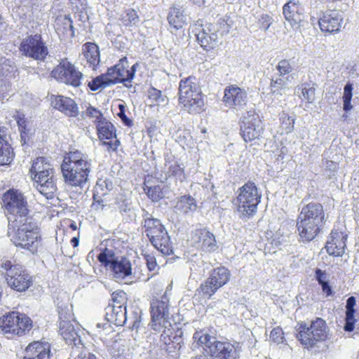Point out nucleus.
<instances>
[{"label":"nucleus","mask_w":359,"mask_h":359,"mask_svg":"<svg viewBox=\"0 0 359 359\" xmlns=\"http://www.w3.org/2000/svg\"><path fill=\"white\" fill-rule=\"evenodd\" d=\"M88 86L91 90L96 91L100 88H104L111 85L109 84L106 74H102L89 81Z\"/></svg>","instance_id":"obj_43"},{"label":"nucleus","mask_w":359,"mask_h":359,"mask_svg":"<svg viewBox=\"0 0 359 359\" xmlns=\"http://www.w3.org/2000/svg\"><path fill=\"white\" fill-rule=\"evenodd\" d=\"M280 127L285 133H291L294 129V118L284 111L280 115Z\"/></svg>","instance_id":"obj_45"},{"label":"nucleus","mask_w":359,"mask_h":359,"mask_svg":"<svg viewBox=\"0 0 359 359\" xmlns=\"http://www.w3.org/2000/svg\"><path fill=\"white\" fill-rule=\"evenodd\" d=\"M96 128L101 145L105 146L109 152L116 151L120 142L116 139V129L114 125L104 118L102 121H97Z\"/></svg>","instance_id":"obj_18"},{"label":"nucleus","mask_w":359,"mask_h":359,"mask_svg":"<svg viewBox=\"0 0 359 359\" xmlns=\"http://www.w3.org/2000/svg\"><path fill=\"white\" fill-rule=\"evenodd\" d=\"M126 313V306L109 304L107 308L106 318L109 322L117 326H121L128 319Z\"/></svg>","instance_id":"obj_31"},{"label":"nucleus","mask_w":359,"mask_h":359,"mask_svg":"<svg viewBox=\"0 0 359 359\" xmlns=\"http://www.w3.org/2000/svg\"><path fill=\"white\" fill-rule=\"evenodd\" d=\"M19 50L24 56L39 62L46 61L49 53L46 43L39 34H30L24 38Z\"/></svg>","instance_id":"obj_12"},{"label":"nucleus","mask_w":359,"mask_h":359,"mask_svg":"<svg viewBox=\"0 0 359 359\" xmlns=\"http://www.w3.org/2000/svg\"><path fill=\"white\" fill-rule=\"evenodd\" d=\"M114 184L111 180L105 179L104 180H99L97 182V191L99 189L102 191V195H106L107 193L113 189Z\"/></svg>","instance_id":"obj_52"},{"label":"nucleus","mask_w":359,"mask_h":359,"mask_svg":"<svg viewBox=\"0 0 359 359\" xmlns=\"http://www.w3.org/2000/svg\"><path fill=\"white\" fill-rule=\"evenodd\" d=\"M293 79L292 76H278L271 79L270 88L273 95H283L289 89V84Z\"/></svg>","instance_id":"obj_35"},{"label":"nucleus","mask_w":359,"mask_h":359,"mask_svg":"<svg viewBox=\"0 0 359 359\" xmlns=\"http://www.w3.org/2000/svg\"><path fill=\"white\" fill-rule=\"evenodd\" d=\"M297 337L300 342L307 346L313 347L318 342L325 341L327 337V327L324 320L317 318L309 326L299 324Z\"/></svg>","instance_id":"obj_10"},{"label":"nucleus","mask_w":359,"mask_h":359,"mask_svg":"<svg viewBox=\"0 0 359 359\" xmlns=\"http://www.w3.org/2000/svg\"><path fill=\"white\" fill-rule=\"evenodd\" d=\"M215 27L210 25L203 27L196 34V39L205 50L214 48L218 43V36Z\"/></svg>","instance_id":"obj_29"},{"label":"nucleus","mask_w":359,"mask_h":359,"mask_svg":"<svg viewBox=\"0 0 359 359\" xmlns=\"http://www.w3.org/2000/svg\"><path fill=\"white\" fill-rule=\"evenodd\" d=\"M193 339L197 341L198 344L205 345L204 350L208 353L210 346L217 341L216 339L203 331H196L193 336Z\"/></svg>","instance_id":"obj_41"},{"label":"nucleus","mask_w":359,"mask_h":359,"mask_svg":"<svg viewBox=\"0 0 359 359\" xmlns=\"http://www.w3.org/2000/svg\"><path fill=\"white\" fill-rule=\"evenodd\" d=\"M144 259L146 260L148 269L150 271H154L157 267L156 258L154 256L147 255L144 256Z\"/></svg>","instance_id":"obj_59"},{"label":"nucleus","mask_w":359,"mask_h":359,"mask_svg":"<svg viewBox=\"0 0 359 359\" xmlns=\"http://www.w3.org/2000/svg\"><path fill=\"white\" fill-rule=\"evenodd\" d=\"M0 272L8 285L18 292L27 290L32 283V277L25 268L11 260H1Z\"/></svg>","instance_id":"obj_5"},{"label":"nucleus","mask_w":359,"mask_h":359,"mask_svg":"<svg viewBox=\"0 0 359 359\" xmlns=\"http://www.w3.org/2000/svg\"><path fill=\"white\" fill-rule=\"evenodd\" d=\"M61 170L67 184L83 188L89 180L92 160L79 151H70L61 164Z\"/></svg>","instance_id":"obj_2"},{"label":"nucleus","mask_w":359,"mask_h":359,"mask_svg":"<svg viewBox=\"0 0 359 359\" xmlns=\"http://www.w3.org/2000/svg\"><path fill=\"white\" fill-rule=\"evenodd\" d=\"M301 89L304 98L309 103H312L315 100V88L311 86L309 83H305L302 84Z\"/></svg>","instance_id":"obj_49"},{"label":"nucleus","mask_w":359,"mask_h":359,"mask_svg":"<svg viewBox=\"0 0 359 359\" xmlns=\"http://www.w3.org/2000/svg\"><path fill=\"white\" fill-rule=\"evenodd\" d=\"M353 84L350 82L347 83L344 88L343 99V109L346 112H348L353 109L351 104V99L353 97Z\"/></svg>","instance_id":"obj_42"},{"label":"nucleus","mask_w":359,"mask_h":359,"mask_svg":"<svg viewBox=\"0 0 359 359\" xmlns=\"http://www.w3.org/2000/svg\"><path fill=\"white\" fill-rule=\"evenodd\" d=\"M60 333L66 343L72 346L71 355L75 359H96L95 355L84 347L78 332L69 320L60 321Z\"/></svg>","instance_id":"obj_11"},{"label":"nucleus","mask_w":359,"mask_h":359,"mask_svg":"<svg viewBox=\"0 0 359 359\" xmlns=\"http://www.w3.org/2000/svg\"><path fill=\"white\" fill-rule=\"evenodd\" d=\"M3 206L8 213V223L32 217L27 198L16 189H9L2 196Z\"/></svg>","instance_id":"obj_7"},{"label":"nucleus","mask_w":359,"mask_h":359,"mask_svg":"<svg viewBox=\"0 0 359 359\" xmlns=\"http://www.w3.org/2000/svg\"><path fill=\"white\" fill-rule=\"evenodd\" d=\"M119 111L117 113V116L121 118L124 125L127 126H131L133 121L126 115V108L122 104H118Z\"/></svg>","instance_id":"obj_56"},{"label":"nucleus","mask_w":359,"mask_h":359,"mask_svg":"<svg viewBox=\"0 0 359 359\" xmlns=\"http://www.w3.org/2000/svg\"><path fill=\"white\" fill-rule=\"evenodd\" d=\"M347 235L342 232L332 231L330 240L327 241V252L334 257H341L345 252Z\"/></svg>","instance_id":"obj_28"},{"label":"nucleus","mask_w":359,"mask_h":359,"mask_svg":"<svg viewBox=\"0 0 359 359\" xmlns=\"http://www.w3.org/2000/svg\"><path fill=\"white\" fill-rule=\"evenodd\" d=\"M198 205L194 197L190 195L182 196L179 198L175 208L183 214H189L197 210Z\"/></svg>","instance_id":"obj_38"},{"label":"nucleus","mask_w":359,"mask_h":359,"mask_svg":"<svg viewBox=\"0 0 359 359\" xmlns=\"http://www.w3.org/2000/svg\"><path fill=\"white\" fill-rule=\"evenodd\" d=\"M325 222L323 205L309 203L303 207L297 219V228L300 239L309 242L320 233Z\"/></svg>","instance_id":"obj_3"},{"label":"nucleus","mask_w":359,"mask_h":359,"mask_svg":"<svg viewBox=\"0 0 359 359\" xmlns=\"http://www.w3.org/2000/svg\"><path fill=\"white\" fill-rule=\"evenodd\" d=\"M141 323V316L139 315L138 316H135L134 320H133V328L138 329Z\"/></svg>","instance_id":"obj_63"},{"label":"nucleus","mask_w":359,"mask_h":359,"mask_svg":"<svg viewBox=\"0 0 359 359\" xmlns=\"http://www.w3.org/2000/svg\"><path fill=\"white\" fill-rule=\"evenodd\" d=\"M53 357L49 343L36 341L26 347L23 359H52Z\"/></svg>","instance_id":"obj_24"},{"label":"nucleus","mask_w":359,"mask_h":359,"mask_svg":"<svg viewBox=\"0 0 359 359\" xmlns=\"http://www.w3.org/2000/svg\"><path fill=\"white\" fill-rule=\"evenodd\" d=\"M184 12V6L178 4H174L169 8L167 20L172 33L182 29L187 24V18Z\"/></svg>","instance_id":"obj_26"},{"label":"nucleus","mask_w":359,"mask_h":359,"mask_svg":"<svg viewBox=\"0 0 359 359\" xmlns=\"http://www.w3.org/2000/svg\"><path fill=\"white\" fill-rule=\"evenodd\" d=\"M192 239L201 243V248L205 252H215L218 248L214 234L206 228L195 229L192 232Z\"/></svg>","instance_id":"obj_27"},{"label":"nucleus","mask_w":359,"mask_h":359,"mask_svg":"<svg viewBox=\"0 0 359 359\" xmlns=\"http://www.w3.org/2000/svg\"><path fill=\"white\" fill-rule=\"evenodd\" d=\"M126 57L119 60V62L110 68H108L106 74L109 84L123 83L128 87L127 82L130 83L133 79L135 69L133 65L129 70Z\"/></svg>","instance_id":"obj_16"},{"label":"nucleus","mask_w":359,"mask_h":359,"mask_svg":"<svg viewBox=\"0 0 359 359\" xmlns=\"http://www.w3.org/2000/svg\"><path fill=\"white\" fill-rule=\"evenodd\" d=\"M84 114L86 116L95 118L96 124L97 123V121H102L105 118L103 116L102 113L98 109L91 106L90 104L87 107L86 111L81 114L83 118Z\"/></svg>","instance_id":"obj_51"},{"label":"nucleus","mask_w":359,"mask_h":359,"mask_svg":"<svg viewBox=\"0 0 359 359\" xmlns=\"http://www.w3.org/2000/svg\"><path fill=\"white\" fill-rule=\"evenodd\" d=\"M115 205L117 206L119 212L124 215L131 211L132 201L126 194H119L115 199Z\"/></svg>","instance_id":"obj_40"},{"label":"nucleus","mask_w":359,"mask_h":359,"mask_svg":"<svg viewBox=\"0 0 359 359\" xmlns=\"http://www.w3.org/2000/svg\"><path fill=\"white\" fill-rule=\"evenodd\" d=\"M343 13L339 10H329L323 13L318 20L323 32L336 33L343 25Z\"/></svg>","instance_id":"obj_20"},{"label":"nucleus","mask_w":359,"mask_h":359,"mask_svg":"<svg viewBox=\"0 0 359 359\" xmlns=\"http://www.w3.org/2000/svg\"><path fill=\"white\" fill-rule=\"evenodd\" d=\"M272 23L273 18L270 15L267 14H262L260 15L259 18V24L261 29H263L264 31L268 30Z\"/></svg>","instance_id":"obj_54"},{"label":"nucleus","mask_w":359,"mask_h":359,"mask_svg":"<svg viewBox=\"0 0 359 359\" xmlns=\"http://www.w3.org/2000/svg\"><path fill=\"white\" fill-rule=\"evenodd\" d=\"M54 170L50 164L46 161V158L39 157L33 161L29 169L31 178L41 174H46V171Z\"/></svg>","instance_id":"obj_39"},{"label":"nucleus","mask_w":359,"mask_h":359,"mask_svg":"<svg viewBox=\"0 0 359 359\" xmlns=\"http://www.w3.org/2000/svg\"><path fill=\"white\" fill-rule=\"evenodd\" d=\"M151 329L160 332L163 328L172 327L170 318V307L166 298L154 299L151 303Z\"/></svg>","instance_id":"obj_13"},{"label":"nucleus","mask_w":359,"mask_h":359,"mask_svg":"<svg viewBox=\"0 0 359 359\" xmlns=\"http://www.w3.org/2000/svg\"><path fill=\"white\" fill-rule=\"evenodd\" d=\"M20 3L25 5V6H31L34 5L38 0H19Z\"/></svg>","instance_id":"obj_64"},{"label":"nucleus","mask_w":359,"mask_h":359,"mask_svg":"<svg viewBox=\"0 0 359 359\" xmlns=\"http://www.w3.org/2000/svg\"><path fill=\"white\" fill-rule=\"evenodd\" d=\"M110 269L117 280H122L131 276V264L126 258L116 259L110 264Z\"/></svg>","instance_id":"obj_32"},{"label":"nucleus","mask_w":359,"mask_h":359,"mask_svg":"<svg viewBox=\"0 0 359 359\" xmlns=\"http://www.w3.org/2000/svg\"><path fill=\"white\" fill-rule=\"evenodd\" d=\"M264 126L254 110L247 111L241 126V134L245 142L259 139L264 133Z\"/></svg>","instance_id":"obj_14"},{"label":"nucleus","mask_w":359,"mask_h":359,"mask_svg":"<svg viewBox=\"0 0 359 359\" xmlns=\"http://www.w3.org/2000/svg\"><path fill=\"white\" fill-rule=\"evenodd\" d=\"M208 354L212 359H236L237 357L234 346L226 341H217L210 346Z\"/></svg>","instance_id":"obj_23"},{"label":"nucleus","mask_w":359,"mask_h":359,"mask_svg":"<svg viewBox=\"0 0 359 359\" xmlns=\"http://www.w3.org/2000/svg\"><path fill=\"white\" fill-rule=\"evenodd\" d=\"M8 140L7 129L0 127V165H9L13 160L14 153Z\"/></svg>","instance_id":"obj_30"},{"label":"nucleus","mask_w":359,"mask_h":359,"mask_svg":"<svg viewBox=\"0 0 359 359\" xmlns=\"http://www.w3.org/2000/svg\"><path fill=\"white\" fill-rule=\"evenodd\" d=\"M126 294L123 291H116L111 294L113 304L126 306Z\"/></svg>","instance_id":"obj_53"},{"label":"nucleus","mask_w":359,"mask_h":359,"mask_svg":"<svg viewBox=\"0 0 359 359\" xmlns=\"http://www.w3.org/2000/svg\"><path fill=\"white\" fill-rule=\"evenodd\" d=\"M320 285L321 286L323 292L326 294L327 297H330L333 294L332 287L329 285L328 282Z\"/></svg>","instance_id":"obj_62"},{"label":"nucleus","mask_w":359,"mask_h":359,"mask_svg":"<svg viewBox=\"0 0 359 359\" xmlns=\"http://www.w3.org/2000/svg\"><path fill=\"white\" fill-rule=\"evenodd\" d=\"M211 27H215L217 36H224L229 34L230 30V25L224 19H219L215 25L210 24Z\"/></svg>","instance_id":"obj_50"},{"label":"nucleus","mask_w":359,"mask_h":359,"mask_svg":"<svg viewBox=\"0 0 359 359\" xmlns=\"http://www.w3.org/2000/svg\"><path fill=\"white\" fill-rule=\"evenodd\" d=\"M178 95L180 103L189 113L198 112L204 105L201 90L195 77L181 80Z\"/></svg>","instance_id":"obj_6"},{"label":"nucleus","mask_w":359,"mask_h":359,"mask_svg":"<svg viewBox=\"0 0 359 359\" xmlns=\"http://www.w3.org/2000/svg\"><path fill=\"white\" fill-rule=\"evenodd\" d=\"M171 327L169 329L167 328H163L162 332L163 333L161 334L160 340L163 342L165 345L170 344L171 341H172L170 339V334L171 333Z\"/></svg>","instance_id":"obj_60"},{"label":"nucleus","mask_w":359,"mask_h":359,"mask_svg":"<svg viewBox=\"0 0 359 359\" xmlns=\"http://www.w3.org/2000/svg\"><path fill=\"white\" fill-rule=\"evenodd\" d=\"M223 102L229 108L241 110L248 102L247 92L236 85L229 86L224 90Z\"/></svg>","instance_id":"obj_19"},{"label":"nucleus","mask_w":359,"mask_h":359,"mask_svg":"<svg viewBox=\"0 0 359 359\" xmlns=\"http://www.w3.org/2000/svg\"><path fill=\"white\" fill-rule=\"evenodd\" d=\"M356 305V299L353 296L349 297L346 302V316L344 329L346 332H352L355 329V306Z\"/></svg>","instance_id":"obj_34"},{"label":"nucleus","mask_w":359,"mask_h":359,"mask_svg":"<svg viewBox=\"0 0 359 359\" xmlns=\"http://www.w3.org/2000/svg\"><path fill=\"white\" fill-rule=\"evenodd\" d=\"M17 123L20 133L22 144H28L34 133L31 123L25 118L24 115L19 114L17 116Z\"/></svg>","instance_id":"obj_37"},{"label":"nucleus","mask_w":359,"mask_h":359,"mask_svg":"<svg viewBox=\"0 0 359 359\" xmlns=\"http://www.w3.org/2000/svg\"><path fill=\"white\" fill-rule=\"evenodd\" d=\"M55 29L59 36H74L73 20L69 15L57 17L55 20Z\"/></svg>","instance_id":"obj_33"},{"label":"nucleus","mask_w":359,"mask_h":359,"mask_svg":"<svg viewBox=\"0 0 359 359\" xmlns=\"http://www.w3.org/2000/svg\"><path fill=\"white\" fill-rule=\"evenodd\" d=\"M169 172L177 177L180 181L184 179V169L178 164L171 165L169 168Z\"/></svg>","instance_id":"obj_55"},{"label":"nucleus","mask_w":359,"mask_h":359,"mask_svg":"<svg viewBox=\"0 0 359 359\" xmlns=\"http://www.w3.org/2000/svg\"><path fill=\"white\" fill-rule=\"evenodd\" d=\"M8 236L16 247L33 255L37 253L42 245L40 229L33 217L8 223Z\"/></svg>","instance_id":"obj_1"},{"label":"nucleus","mask_w":359,"mask_h":359,"mask_svg":"<svg viewBox=\"0 0 359 359\" xmlns=\"http://www.w3.org/2000/svg\"><path fill=\"white\" fill-rule=\"evenodd\" d=\"M97 259L110 269V264L115 259H109L105 252H101L98 255Z\"/></svg>","instance_id":"obj_61"},{"label":"nucleus","mask_w":359,"mask_h":359,"mask_svg":"<svg viewBox=\"0 0 359 359\" xmlns=\"http://www.w3.org/2000/svg\"><path fill=\"white\" fill-rule=\"evenodd\" d=\"M262 199V193L252 181L245 183L237 191L235 199L239 217L243 219L252 217L257 211V206Z\"/></svg>","instance_id":"obj_4"},{"label":"nucleus","mask_w":359,"mask_h":359,"mask_svg":"<svg viewBox=\"0 0 359 359\" xmlns=\"http://www.w3.org/2000/svg\"><path fill=\"white\" fill-rule=\"evenodd\" d=\"M144 228L151 244L163 255H170L173 253L168 233L161 221L154 217H147Z\"/></svg>","instance_id":"obj_8"},{"label":"nucleus","mask_w":359,"mask_h":359,"mask_svg":"<svg viewBox=\"0 0 359 359\" xmlns=\"http://www.w3.org/2000/svg\"><path fill=\"white\" fill-rule=\"evenodd\" d=\"M54 172V170L46 171V174L41 173L32 178L36 184L37 190L48 199L53 198L57 191Z\"/></svg>","instance_id":"obj_22"},{"label":"nucleus","mask_w":359,"mask_h":359,"mask_svg":"<svg viewBox=\"0 0 359 359\" xmlns=\"http://www.w3.org/2000/svg\"><path fill=\"white\" fill-rule=\"evenodd\" d=\"M276 68L278 72V75L283 76H290V74L293 70V67L290 61L286 59L279 61Z\"/></svg>","instance_id":"obj_48"},{"label":"nucleus","mask_w":359,"mask_h":359,"mask_svg":"<svg viewBox=\"0 0 359 359\" xmlns=\"http://www.w3.org/2000/svg\"><path fill=\"white\" fill-rule=\"evenodd\" d=\"M83 50L87 62L94 69L100 61L98 46L94 43L88 42L83 45Z\"/></svg>","instance_id":"obj_36"},{"label":"nucleus","mask_w":359,"mask_h":359,"mask_svg":"<svg viewBox=\"0 0 359 359\" xmlns=\"http://www.w3.org/2000/svg\"><path fill=\"white\" fill-rule=\"evenodd\" d=\"M51 75L57 81L74 87L80 86L81 79L83 76L72 64L67 61H63L55 67L53 69Z\"/></svg>","instance_id":"obj_17"},{"label":"nucleus","mask_w":359,"mask_h":359,"mask_svg":"<svg viewBox=\"0 0 359 359\" xmlns=\"http://www.w3.org/2000/svg\"><path fill=\"white\" fill-rule=\"evenodd\" d=\"M144 191L148 197L154 202L160 201L163 197V193L160 186L146 187Z\"/></svg>","instance_id":"obj_47"},{"label":"nucleus","mask_w":359,"mask_h":359,"mask_svg":"<svg viewBox=\"0 0 359 359\" xmlns=\"http://www.w3.org/2000/svg\"><path fill=\"white\" fill-rule=\"evenodd\" d=\"M32 327V320L24 313L12 311L0 318V329L7 338L25 335Z\"/></svg>","instance_id":"obj_9"},{"label":"nucleus","mask_w":359,"mask_h":359,"mask_svg":"<svg viewBox=\"0 0 359 359\" xmlns=\"http://www.w3.org/2000/svg\"><path fill=\"white\" fill-rule=\"evenodd\" d=\"M230 278L229 271L220 266L212 271L210 277L201 285L200 289L203 295L208 299L217 292V290L224 285Z\"/></svg>","instance_id":"obj_15"},{"label":"nucleus","mask_w":359,"mask_h":359,"mask_svg":"<svg viewBox=\"0 0 359 359\" xmlns=\"http://www.w3.org/2000/svg\"><path fill=\"white\" fill-rule=\"evenodd\" d=\"M50 100L51 105L55 109H58L69 117H76L79 115V111L77 104L70 97L52 95Z\"/></svg>","instance_id":"obj_25"},{"label":"nucleus","mask_w":359,"mask_h":359,"mask_svg":"<svg viewBox=\"0 0 359 359\" xmlns=\"http://www.w3.org/2000/svg\"><path fill=\"white\" fill-rule=\"evenodd\" d=\"M283 332L280 327H276L271 332L270 338L276 343H280L283 340Z\"/></svg>","instance_id":"obj_58"},{"label":"nucleus","mask_w":359,"mask_h":359,"mask_svg":"<svg viewBox=\"0 0 359 359\" xmlns=\"http://www.w3.org/2000/svg\"><path fill=\"white\" fill-rule=\"evenodd\" d=\"M123 23L128 27H133L137 25L140 21L137 12L133 9H128L123 17Z\"/></svg>","instance_id":"obj_46"},{"label":"nucleus","mask_w":359,"mask_h":359,"mask_svg":"<svg viewBox=\"0 0 359 359\" xmlns=\"http://www.w3.org/2000/svg\"><path fill=\"white\" fill-rule=\"evenodd\" d=\"M283 14L293 29H299L304 18V8L299 1L290 0L284 4Z\"/></svg>","instance_id":"obj_21"},{"label":"nucleus","mask_w":359,"mask_h":359,"mask_svg":"<svg viewBox=\"0 0 359 359\" xmlns=\"http://www.w3.org/2000/svg\"><path fill=\"white\" fill-rule=\"evenodd\" d=\"M149 99L154 104L164 105L168 103V98L161 90L151 88L149 90Z\"/></svg>","instance_id":"obj_44"},{"label":"nucleus","mask_w":359,"mask_h":359,"mask_svg":"<svg viewBox=\"0 0 359 359\" xmlns=\"http://www.w3.org/2000/svg\"><path fill=\"white\" fill-rule=\"evenodd\" d=\"M315 277L319 285L328 282L327 275L325 271L320 269H316L315 271Z\"/></svg>","instance_id":"obj_57"}]
</instances>
